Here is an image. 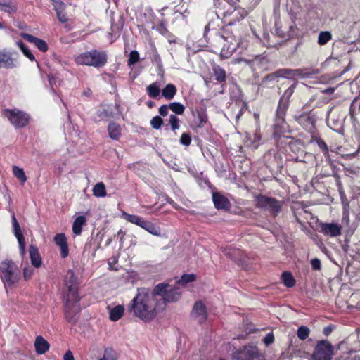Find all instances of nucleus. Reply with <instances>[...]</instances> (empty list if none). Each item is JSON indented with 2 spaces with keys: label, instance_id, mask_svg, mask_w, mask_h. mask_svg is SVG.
I'll return each instance as SVG.
<instances>
[{
  "label": "nucleus",
  "instance_id": "obj_1",
  "mask_svg": "<svg viewBox=\"0 0 360 360\" xmlns=\"http://www.w3.org/2000/svg\"><path fill=\"white\" fill-rule=\"evenodd\" d=\"M230 11L227 17H231V20L210 42L211 46L215 49L214 51H219L220 56L224 58H228L235 51H242L248 46L247 35L243 32V26L234 24L243 20L248 15L247 11L237 4Z\"/></svg>",
  "mask_w": 360,
  "mask_h": 360
},
{
  "label": "nucleus",
  "instance_id": "obj_2",
  "mask_svg": "<svg viewBox=\"0 0 360 360\" xmlns=\"http://www.w3.org/2000/svg\"><path fill=\"white\" fill-rule=\"evenodd\" d=\"M128 309L136 317L144 321L153 320L157 312L164 309V302H158L154 291L146 288H138Z\"/></svg>",
  "mask_w": 360,
  "mask_h": 360
},
{
  "label": "nucleus",
  "instance_id": "obj_3",
  "mask_svg": "<svg viewBox=\"0 0 360 360\" xmlns=\"http://www.w3.org/2000/svg\"><path fill=\"white\" fill-rule=\"evenodd\" d=\"M65 285L68 288L65 297V317L70 323L77 321V314L81 310L77 292V277L72 270H69L65 277Z\"/></svg>",
  "mask_w": 360,
  "mask_h": 360
},
{
  "label": "nucleus",
  "instance_id": "obj_4",
  "mask_svg": "<svg viewBox=\"0 0 360 360\" xmlns=\"http://www.w3.org/2000/svg\"><path fill=\"white\" fill-rule=\"evenodd\" d=\"M0 278L5 290L15 287L21 279V272L17 264L11 259L0 263Z\"/></svg>",
  "mask_w": 360,
  "mask_h": 360
},
{
  "label": "nucleus",
  "instance_id": "obj_5",
  "mask_svg": "<svg viewBox=\"0 0 360 360\" xmlns=\"http://www.w3.org/2000/svg\"><path fill=\"white\" fill-rule=\"evenodd\" d=\"M158 302H164V309L167 302L178 301L181 297V292L179 287L172 286L165 283L158 284L153 289Z\"/></svg>",
  "mask_w": 360,
  "mask_h": 360
},
{
  "label": "nucleus",
  "instance_id": "obj_6",
  "mask_svg": "<svg viewBox=\"0 0 360 360\" xmlns=\"http://www.w3.org/2000/svg\"><path fill=\"white\" fill-rule=\"evenodd\" d=\"M107 54L105 51L96 49L81 53L75 58L78 65L93 66L98 68L103 67L107 63Z\"/></svg>",
  "mask_w": 360,
  "mask_h": 360
},
{
  "label": "nucleus",
  "instance_id": "obj_7",
  "mask_svg": "<svg viewBox=\"0 0 360 360\" xmlns=\"http://www.w3.org/2000/svg\"><path fill=\"white\" fill-rule=\"evenodd\" d=\"M255 202L257 208L266 210L274 216L281 212L283 206V202L262 194L255 196Z\"/></svg>",
  "mask_w": 360,
  "mask_h": 360
},
{
  "label": "nucleus",
  "instance_id": "obj_8",
  "mask_svg": "<svg viewBox=\"0 0 360 360\" xmlns=\"http://www.w3.org/2000/svg\"><path fill=\"white\" fill-rule=\"evenodd\" d=\"M2 115L6 117L15 128H22L25 127L30 120V117L27 114L18 109H5L3 110Z\"/></svg>",
  "mask_w": 360,
  "mask_h": 360
},
{
  "label": "nucleus",
  "instance_id": "obj_9",
  "mask_svg": "<svg viewBox=\"0 0 360 360\" xmlns=\"http://www.w3.org/2000/svg\"><path fill=\"white\" fill-rule=\"evenodd\" d=\"M333 354V345L328 340H321L314 348L311 360H331Z\"/></svg>",
  "mask_w": 360,
  "mask_h": 360
},
{
  "label": "nucleus",
  "instance_id": "obj_10",
  "mask_svg": "<svg viewBox=\"0 0 360 360\" xmlns=\"http://www.w3.org/2000/svg\"><path fill=\"white\" fill-rule=\"evenodd\" d=\"M288 110L277 107L274 117V134L284 136L290 131V126L285 121V115Z\"/></svg>",
  "mask_w": 360,
  "mask_h": 360
},
{
  "label": "nucleus",
  "instance_id": "obj_11",
  "mask_svg": "<svg viewBox=\"0 0 360 360\" xmlns=\"http://www.w3.org/2000/svg\"><path fill=\"white\" fill-rule=\"evenodd\" d=\"M233 357L236 360H261V354L255 346H244L234 352Z\"/></svg>",
  "mask_w": 360,
  "mask_h": 360
},
{
  "label": "nucleus",
  "instance_id": "obj_12",
  "mask_svg": "<svg viewBox=\"0 0 360 360\" xmlns=\"http://www.w3.org/2000/svg\"><path fill=\"white\" fill-rule=\"evenodd\" d=\"M294 119L302 127L309 131H311L314 129L316 117L311 112H304L299 115H294Z\"/></svg>",
  "mask_w": 360,
  "mask_h": 360
},
{
  "label": "nucleus",
  "instance_id": "obj_13",
  "mask_svg": "<svg viewBox=\"0 0 360 360\" xmlns=\"http://www.w3.org/2000/svg\"><path fill=\"white\" fill-rule=\"evenodd\" d=\"M240 61L248 64L253 72L265 70L269 62L266 57L261 55L256 56L252 59L243 58H240Z\"/></svg>",
  "mask_w": 360,
  "mask_h": 360
},
{
  "label": "nucleus",
  "instance_id": "obj_14",
  "mask_svg": "<svg viewBox=\"0 0 360 360\" xmlns=\"http://www.w3.org/2000/svg\"><path fill=\"white\" fill-rule=\"evenodd\" d=\"M238 2V0H214V5L218 9L217 13L226 18Z\"/></svg>",
  "mask_w": 360,
  "mask_h": 360
},
{
  "label": "nucleus",
  "instance_id": "obj_15",
  "mask_svg": "<svg viewBox=\"0 0 360 360\" xmlns=\"http://www.w3.org/2000/svg\"><path fill=\"white\" fill-rule=\"evenodd\" d=\"M12 224H13V226L14 235L16 237L18 244H19L20 253L22 257H24V255H25V238L21 232L20 226L14 214H13V215H12Z\"/></svg>",
  "mask_w": 360,
  "mask_h": 360
},
{
  "label": "nucleus",
  "instance_id": "obj_16",
  "mask_svg": "<svg viewBox=\"0 0 360 360\" xmlns=\"http://www.w3.org/2000/svg\"><path fill=\"white\" fill-rule=\"evenodd\" d=\"M342 227L338 224L323 223L321 224V232L325 236L336 237L341 235Z\"/></svg>",
  "mask_w": 360,
  "mask_h": 360
},
{
  "label": "nucleus",
  "instance_id": "obj_17",
  "mask_svg": "<svg viewBox=\"0 0 360 360\" xmlns=\"http://www.w3.org/2000/svg\"><path fill=\"white\" fill-rule=\"evenodd\" d=\"M16 67L12 53L6 49L0 50V68L13 69Z\"/></svg>",
  "mask_w": 360,
  "mask_h": 360
},
{
  "label": "nucleus",
  "instance_id": "obj_18",
  "mask_svg": "<svg viewBox=\"0 0 360 360\" xmlns=\"http://www.w3.org/2000/svg\"><path fill=\"white\" fill-rule=\"evenodd\" d=\"M192 316L201 323L206 320L207 312L205 304L201 302H196L192 310Z\"/></svg>",
  "mask_w": 360,
  "mask_h": 360
},
{
  "label": "nucleus",
  "instance_id": "obj_19",
  "mask_svg": "<svg viewBox=\"0 0 360 360\" xmlns=\"http://www.w3.org/2000/svg\"><path fill=\"white\" fill-rule=\"evenodd\" d=\"M20 36L27 41L34 44L41 51L46 52L48 50V45L44 40L27 33H21Z\"/></svg>",
  "mask_w": 360,
  "mask_h": 360
},
{
  "label": "nucleus",
  "instance_id": "obj_20",
  "mask_svg": "<svg viewBox=\"0 0 360 360\" xmlns=\"http://www.w3.org/2000/svg\"><path fill=\"white\" fill-rule=\"evenodd\" d=\"M212 200L215 207L218 210H228L230 207L229 200L220 193H213Z\"/></svg>",
  "mask_w": 360,
  "mask_h": 360
},
{
  "label": "nucleus",
  "instance_id": "obj_21",
  "mask_svg": "<svg viewBox=\"0 0 360 360\" xmlns=\"http://www.w3.org/2000/svg\"><path fill=\"white\" fill-rule=\"evenodd\" d=\"M295 84H292L284 91L279 99L277 107L285 110L288 109L290 105V99L295 91Z\"/></svg>",
  "mask_w": 360,
  "mask_h": 360
},
{
  "label": "nucleus",
  "instance_id": "obj_22",
  "mask_svg": "<svg viewBox=\"0 0 360 360\" xmlns=\"http://www.w3.org/2000/svg\"><path fill=\"white\" fill-rule=\"evenodd\" d=\"M278 78H285V79H294L296 77L303 75L302 70L301 69H289L283 68L279 69L276 71Z\"/></svg>",
  "mask_w": 360,
  "mask_h": 360
},
{
  "label": "nucleus",
  "instance_id": "obj_23",
  "mask_svg": "<svg viewBox=\"0 0 360 360\" xmlns=\"http://www.w3.org/2000/svg\"><path fill=\"white\" fill-rule=\"evenodd\" d=\"M34 345L37 354H44L48 352L50 348L49 343L41 335L36 337Z\"/></svg>",
  "mask_w": 360,
  "mask_h": 360
},
{
  "label": "nucleus",
  "instance_id": "obj_24",
  "mask_svg": "<svg viewBox=\"0 0 360 360\" xmlns=\"http://www.w3.org/2000/svg\"><path fill=\"white\" fill-rule=\"evenodd\" d=\"M224 253L234 260L235 262H239L243 261V251L240 249L232 248V247H226L223 249Z\"/></svg>",
  "mask_w": 360,
  "mask_h": 360
},
{
  "label": "nucleus",
  "instance_id": "obj_25",
  "mask_svg": "<svg viewBox=\"0 0 360 360\" xmlns=\"http://www.w3.org/2000/svg\"><path fill=\"white\" fill-rule=\"evenodd\" d=\"M30 257L32 264L38 268L41 264V258L39 253L38 248L33 245H30L29 248Z\"/></svg>",
  "mask_w": 360,
  "mask_h": 360
},
{
  "label": "nucleus",
  "instance_id": "obj_26",
  "mask_svg": "<svg viewBox=\"0 0 360 360\" xmlns=\"http://www.w3.org/2000/svg\"><path fill=\"white\" fill-rule=\"evenodd\" d=\"M108 132L110 139L118 140L122 134V128L120 124L111 122L108 124Z\"/></svg>",
  "mask_w": 360,
  "mask_h": 360
},
{
  "label": "nucleus",
  "instance_id": "obj_27",
  "mask_svg": "<svg viewBox=\"0 0 360 360\" xmlns=\"http://www.w3.org/2000/svg\"><path fill=\"white\" fill-rule=\"evenodd\" d=\"M0 11L9 14L15 13L17 11V4L14 0L0 1Z\"/></svg>",
  "mask_w": 360,
  "mask_h": 360
},
{
  "label": "nucleus",
  "instance_id": "obj_28",
  "mask_svg": "<svg viewBox=\"0 0 360 360\" xmlns=\"http://www.w3.org/2000/svg\"><path fill=\"white\" fill-rule=\"evenodd\" d=\"M278 77L276 72L267 75L261 82L259 86L264 88H272L278 82Z\"/></svg>",
  "mask_w": 360,
  "mask_h": 360
},
{
  "label": "nucleus",
  "instance_id": "obj_29",
  "mask_svg": "<svg viewBox=\"0 0 360 360\" xmlns=\"http://www.w3.org/2000/svg\"><path fill=\"white\" fill-rule=\"evenodd\" d=\"M65 4L62 1H56L54 3V9L57 14V18L61 22H66L68 17L65 13Z\"/></svg>",
  "mask_w": 360,
  "mask_h": 360
},
{
  "label": "nucleus",
  "instance_id": "obj_30",
  "mask_svg": "<svg viewBox=\"0 0 360 360\" xmlns=\"http://www.w3.org/2000/svg\"><path fill=\"white\" fill-rule=\"evenodd\" d=\"M86 223V219L84 216H79L74 220L72 224V231L75 235L79 236L82 231V227Z\"/></svg>",
  "mask_w": 360,
  "mask_h": 360
},
{
  "label": "nucleus",
  "instance_id": "obj_31",
  "mask_svg": "<svg viewBox=\"0 0 360 360\" xmlns=\"http://www.w3.org/2000/svg\"><path fill=\"white\" fill-rule=\"evenodd\" d=\"M122 217L128 222L136 224L139 227H143V224L145 222V219L143 217H141L138 215L128 214L127 212L122 213Z\"/></svg>",
  "mask_w": 360,
  "mask_h": 360
},
{
  "label": "nucleus",
  "instance_id": "obj_32",
  "mask_svg": "<svg viewBox=\"0 0 360 360\" xmlns=\"http://www.w3.org/2000/svg\"><path fill=\"white\" fill-rule=\"evenodd\" d=\"M176 91V87L174 84H168L162 90V95L167 100H171L174 97Z\"/></svg>",
  "mask_w": 360,
  "mask_h": 360
},
{
  "label": "nucleus",
  "instance_id": "obj_33",
  "mask_svg": "<svg viewBox=\"0 0 360 360\" xmlns=\"http://www.w3.org/2000/svg\"><path fill=\"white\" fill-rule=\"evenodd\" d=\"M213 77L219 82H223L226 80V71L219 65H214L212 67Z\"/></svg>",
  "mask_w": 360,
  "mask_h": 360
},
{
  "label": "nucleus",
  "instance_id": "obj_34",
  "mask_svg": "<svg viewBox=\"0 0 360 360\" xmlns=\"http://www.w3.org/2000/svg\"><path fill=\"white\" fill-rule=\"evenodd\" d=\"M124 308L122 305H117L110 311V319L113 321H118L123 315Z\"/></svg>",
  "mask_w": 360,
  "mask_h": 360
},
{
  "label": "nucleus",
  "instance_id": "obj_35",
  "mask_svg": "<svg viewBox=\"0 0 360 360\" xmlns=\"http://www.w3.org/2000/svg\"><path fill=\"white\" fill-rule=\"evenodd\" d=\"M281 281L287 288H292L295 285V280L290 271H284L281 274Z\"/></svg>",
  "mask_w": 360,
  "mask_h": 360
},
{
  "label": "nucleus",
  "instance_id": "obj_36",
  "mask_svg": "<svg viewBox=\"0 0 360 360\" xmlns=\"http://www.w3.org/2000/svg\"><path fill=\"white\" fill-rule=\"evenodd\" d=\"M93 195L97 198L106 196L105 186L103 182L97 183L93 188Z\"/></svg>",
  "mask_w": 360,
  "mask_h": 360
},
{
  "label": "nucleus",
  "instance_id": "obj_37",
  "mask_svg": "<svg viewBox=\"0 0 360 360\" xmlns=\"http://www.w3.org/2000/svg\"><path fill=\"white\" fill-rule=\"evenodd\" d=\"M142 229L155 236H159L160 234V227L155 226L153 223L147 220L145 221Z\"/></svg>",
  "mask_w": 360,
  "mask_h": 360
},
{
  "label": "nucleus",
  "instance_id": "obj_38",
  "mask_svg": "<svg viewBox=\"0 0 360 360\" xmlns=\"http://www.w3.org/2000/svg\"><path fill=\"white\" fill-rule=\"evenodd\" d=\"M332 39V34L328 31H321L318 36V44L320 46L326 45Z\"/></svg>",
  "mask_w": 360,
  "mask_h": 360
},
{
  "label": "nucleus",
  "instance_id": "obj_39",
  "mask_svg": "<svg viewBox=\"0 0 360 360\" xmlns=\"http://www.w3.org/2000/svg\"><path fill=\"white\" fill-rule=\"evenodd\" d=\"M148 95L153 98H156L160 93V89L158 83L154 82L150 84L146 89Z\"/></svg>",
  "mask_w": 360,
  "mask_h": 360
},
{
  "label": "nucleus",
  "instance_id": "obj_40",
  "mask_svg": "<svg viewBox=\"0 0 360 360\" xmlns=\"http://www.w3.org/2000/svg\"><path fill=\"white\" fill-rule=\"evenodd\" d=\"M97 116L101 120H105L112 117V112L108 108L101 106L96 112Z\"/></svg>",
  "mask_w": 360,
  "mask_h": 360
},
{
  "label": "nucleus",
  "instance_id": "obj_41",
  "mask_svg": "<svg viewBox=\"0 0 360 360\" xmlns=\"http://www.w3.org/2000/svg\"><path fill=\"white\" fill-rule=\"evenodd\" d=\"M17 46L20 49L25 56L29 58L31 61H35L34 54L29 50V49L20 41L16 42Z\"/></svg>",
  "mask_w": 360,
  "mask_h": 360
},
{
  "label": "nucleus",
  "instance_id": "obj_42",
  "mask_svg": "<svg viewBox=\"0 0 360 360\" xmlns=\"http://www.w3.org/2000/svg\"><path fill=\"white\" fill-rule=\"evenodd\" d=\"M169 109L177 115H183L185 111V106L179 103V102H173L169 105Z\"/></svg>",
  "mask_w": 360,
  "mask_h": 360
},
{
  "label": "nucleus",
  "instance_id": "obj_43",
  "mask_svg": "<svg viewBox=\"0 0 360 360\" xmlns=\"http://www.w3.org/2000/svg\"><path fill=\"white\" fill-rule=\"evenodd\" d=\"M13 173L14 176L21 181L22 184H24L27 181V177L22 168H20L18 166H13Z\"/></svg>",
  "mask_w": 360,
  "mask_h": 360
},
{
  "label": "nucleus",
  "instance_id": "obj_44",
  "mask_svg": "<svg viewBox=\"0 0 360 360\" xmlns=\"http://www.w3.org/2000/svg\"><path fill=\"white\" fill-rule=\"evenodd\" d=\"M195 278L196 276L194 274H184L177 281V284L179 285H186L187 283L194 281Z\"/></svg>",
  "mask_w": 360,
  "mask_h": 360
},
{
  "label": "nucleus",
  "instance_id": "obj_45",
  "mask_svg": "<svg viewBox=\"0 0 360 360\" xmlns=\"http://www.w3.org/2000/svg\"><path fill=\"white\" fill-rule=\"evenodd\" d=\"M309 332L310 330L308 327L302 326L298 328L297 335L300 340H304L308 338Z\"/></svg>",
  "mask_w": 360,
  "mask_h": 360
},
{
  "label": "nucleus",
  "instance_id": "obj_46",
  "mask_svg": "<svg viewBox=\"0 0 360 360\" xmlns=\"http://www.w3.org/2000/svg\"><path fill=\"white\" fill-rule=\"evenodd\" d=\"M99 360H117L116 353L112 348H107L104 351L103 356Z\"/></svg>",
  "mask_w": 360,
  "mask_h": 360
},
{
  "label": "nucleus",
  "instance_id": "obj_47",
  "mask_svg": "<svg viewBox=\"0 0 360 360\" xmlns=\"http://www.w3.org/2000/svg\"><path fill=\"white\" fill-rule=\"evenodd\" d=\"M169 124H170L171 129L173 131H176L180 127V125H179V120L176 117V115H175L174 114H171L169 115Z\"/></svg>",
  "mask_w": 360,
  "mask_h": 360
},
{
  "label": "nucleus",
  "instance_id": "obj_48",
  "mask_svg": "<svg viewBox=\"0 0 360 360\" xmlns=\"http://www.w3.org/2000/svg\"><path fill=\"white\" fill-rule=\"evenodd\" d=\"M150 123L151 127L153 129H160V127L163 123V120L160 116L157 115V116L153 117L151 119Z\"/></svg>",
  "mask_w": 360,
  "mask_h": 360
},
{
  "label": "nucleus",
  "instance_id": "obj_49",
  "mask_svg": "<svg viewBox=\"0 0 360 360\" xmlns=\"http://www.w3.org/2000/svg\"><path fill=\"white\" fill-rule=\"evenodd\" d=\"M139 54L137 51H131L129 54V57L128 59V65L129 66L135 64L139 60Z\"/></svg>",
  "mask_w": 360,
  "mask_h": 360
},
{
  "label": "nucleus",
  "instance_id": "obj_50",
  "mask_svg": "<svg viewBox=\"0 0 360 360\" xmlns=\"http://www.w3.org/2000/svg\"><path fill=\"white\" fill-rule=\"evenodd\" d=\"M54 242L58 246L67 244V239L64 233H58L54 237Z\"/></svg>",
  "mask_w": 360,
  "mask_h": 360
},
{
  "label": "nucleus",
  "instance_id": "obj_51",
  "mask_svg": "<svg viewBox=\"0 0 360 360\" xmlns=\"http://www.w3.org/2000/svg\"><path fill=\"white\" fill-rule=\"evenodd\" d=\"M179 142L181 145L188 146L191 143V136L188 133L181 134Z\"/></svg>",
  "mask_w": 360,
  "mask_h": 360
},
{
  "label": "nucleus",
  "instance_id": "obj_52",
  "mask_svg": "<svg viewBox=\"0 0 360 360\" xmlns=\"http://www.w3.org/2000/svg\"><path fill=\"white\" fill-rule=\"evenodd\" d=\"M247 141H246V145L247 146H249V147H252L254 148H257L258 145L257 144V143H258L259 141H260V136L257 134H255L253 135V142L252 143H249V139L250 140L251 138H250V136H247Z\"/></svg>",
  "mask_w": 360,
  "mask_h": 360
},
{
  "label": "nucleus",
  "instance_id": "obj_53",
  "mask_svg": "<svg viewBox=\"0 0 360 360\" xmlns=\"http://www.w3.org/2000/svg\"><path fill=\"white\" fill-rule=\"evenodd\" d=\"M317 144L319 147V148L323 151V155L325 157H328V148L327 146V144L321 139H319L317 141Z\"/></svg>",
  "mask_w": 360,
  "mask_h": 360
},
{
  "label": "nucleus",
  "instance_id": "obj_54",
  "mask_svg": "<svg viewBox=\"0 0 360 360\" xmlns=\"http://www.w3.org/2000/svg\"><path fill=\"white\" fill-rule=\"evenodd\" d=\"M274 341V336L272 333H269L266 335V336L263 339L264 343L268 346L271 344H272Z\"/></svg>",
  "mask_w": 360,
  "mask_h": 360
},
{
  "label": "nucleus",
  "instance_id": "obj_55",
  "mask_svg": "<svg viewBox=\"0 0 360 360\" xmlns=\"http://www.w3.org/2000/svg\"><path fill=\"white\" fill-rule=\"evenodd\" d=\"M34 273V270L31 267H25L23 269V277L25 280H28L31 278Z\"/></svg>",
  "mask_w": 360,
  "mask_h": 360
},
{
  "label": "nucleus",
  "instance_id": "obj_56",
  "mask_svg": "<svg viewBox=\"0 0 360 360\" xmlns=\"http://www.w3.org/2000/svg\"><path fill=\"white\" fill-rule=\"evenodd\" d=\"M311 265L314 270H320L321 268V261L317 258L311 260Z\"/></svg>",
  "mask_w": 360,
  "mask_h": 360
},
{
  "label": "nucleus",
  "instance_id": "obj_57",
  "mask_svg": "<svg viewBox=\"0 0 360 360\" xmlns=\"http://www.w3.org/2000/svg\"><path fill=\"white\" fill-rule=\"evenodd\" d=\"M60 249V256L62 258H65L69 253L68 243L63 245L59 246Z\"/></svg>",
  "mask_w": 360,
  "mask_h": 360
},
{
  "label": "nucleus",
  "instance_id": "obj_58",
  "mask_svg": "<svg viewBox=\"0 0 360 360\" xmlns=\"http://www.w3.org/2000/svg\"><path fill=\"white\" fill-rule=\"evenodd\" d=\"M169 108L167 105H162L159 108V113L161 116H166L168 114V109Z\"/></svg>",
  "mask_w": 360,
  "mask_h": 360
},
{
  "label": "nucleus",
  "instance_id": "obj_59",
  "mask_svg": "<svg viewBox=\"0 0 360 360\" xmlns=\"http://www.w3.org/2000/svg\"><path fill=\"white\" fill-rule=\"evenodd\" d=\"M63 360H75L72 352L70 350L65 352L63 356Z\"/></svg>",
  "mask_w": 360,
  "mask_h": 360
},
{
  "label": "nucleus",
  "instance_id": "obj_60",
  "mask_svg": "<svg viewBox=\"0 0 360 360\" xmlns=\"http://www.w3.org/2000/svg\"><path fill=\"white\" fill-rule=\"evenodd\" d=\"M198 119L200 120V123H199L198 126L202 127L206 122L205 117L204 116L203 114L200 113V114H198Z\"/></svg>",
  "mask_w": 360,
  "mask_h": 360
},
{
  "label": "nucleus",
  "instance_id": "obj_61",
  "mask_svg": "<svg viewBox=\"0 0 360 360\" xmlns=\"http://www.w3.org/2000/svg\"><path fill=\"white\" fill-rule=\"evenodd\" d=\"M332 331H333V327L330 326H327V327L324 328V329H323V334L326 336H328L331 333Z\"/></svg>",
  "mask_w": 360,
  "mask_h": 360
},
{
  "label": "nucleus",
  "instance_id": "obj_62",
  "mask_svg": "<svg viewBox=\"0 0 360 360\" xmlns=\"http://www.w3.org/2000/svg\"><path fill=\"white\" fill-rule=\"evenodd\" d=\"M124 235H125V232L121 229L117 232V238H120L121 243L123 242V238H124Z\"/></svg>",
  "mask_w": 360,
  "mask_h": 360
},
{
  "label": "nucleus",
  "instance_id": "obj_63",
  "mask_svg": "<svg viewBox=\"0 0 360 360\" xmlns=\"http://www.w3.org/2000/svg\"><path fill=\"white\" fill-rule=\"evenodd\" d=\"M92 94V91L90 89L87 88L86 89L84 90V92H83V96H86V97H89L91 96Z\"/></svg>",
  "mask_w": 360,
  "mask_h": 360
},
{
  "label": "nucleus",
  "instance_id": "obj_64",
  "mask_svg": "<svg viewBox=\"0 0 360 360\" xmlns=\"http://www.w3.org/2000/svg\"><path fill=\"white\" fill-rule=\"evenodd\" d=\"M331 127L332 128H333L335 130V127H338L339 126H341V124L337 121V120H332V123H331Z\"/></svg>",
  "mask_w": 360,
  "mask_h": 360
}]
</instances>
